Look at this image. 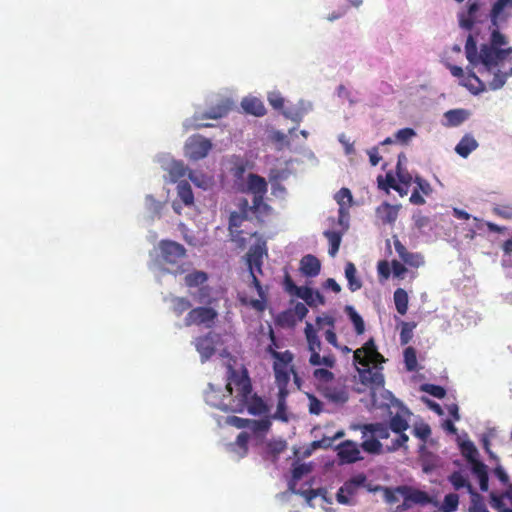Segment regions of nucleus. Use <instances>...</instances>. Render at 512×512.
Here are the masks:
<instances>
[{
    "instance_id": "f257e3e1",
    "label": "nucleus",
    "mask_w": 512,
    "mask_h": 512,
    "mask_svg": "<svg viewBox=\"0 0 512 512\" xmlns=\"http://www.w3.org/2000/svg\"><path fill=\"white\" fill-rule=\"evenodd\" d=\"M507 44L506 36L497 29H492L489 43L482 44L479 52L472 35L466 40V58L474 67L482 66L478 70L482 76H492L487 81L491 90L502 88L512 76V47L504 48Z\"/></svg>"
},
{
    "instance_id": "f03ea898",
    "label": "nucleus",
    "mask_w": 512,
    "mask_h": 512,
    "mask_svg": "<svg viewBox=\"0 0 512 512\" xmlns=\"http://www.w3.org/2000/svg\"><path fill=\"white\" fill-rule=\"evenodd\" d=\"M402 413L393 415L388 423L375 422L363 424L360 429L363 438H366L362 443V449L374 455H379L383 452V445L380 440H386L390 437V431L396 436L391 440L390 444L386 445L387 452H395L399 449L407 450V442L409 436L405 433L409 428L408 420L405 416H409L408 409L402 407Z\"/></svg>"
},
{
    "instance_id": "7ed1b4c3",
    "label": "nucleus",
    "mask_w": 512,
    "mask_h": 512,
    "mask_svg": "<svg viewBox=\"0 0 512 512\" xmlns=\"http://www.w3.org/2000/svg\"><path fill=\"white\" fill-rule=\"evenodd\" d=\"M227 395L219 396L213 385L205 392L206 402L222 411L243 412L247 395L251 392V381L246 370L239 373L231 365L227 368Z\"/></svg>"
},
{
    "instance_id": "20e7f679",
    "label": "nucleus",
    "mask_w": 512,
    "mask_h": 512,
    "mask_svg": "<svg viewBox=\"0 0 512 512\" xmlns=\"http://www.w3.org/2000/svg\"><path fill=\"white\" fill-rule=\"evenodd\" d=\"M353 358L355 363L364 367V369L358 370L362 384L372 388L384 386L385 381L382 372L369 367L371 363L377 365L385 361L383 355L377 351L373 339H369L361 348L356 349Z\"/></svg>"
},
{
    "instance_id": "39448f33",
    "label": "nucleus",
    "mask_w": 512,
    "mask_h": 512,
    "mask_svg": "<svg viewBox=\"0 0 512 512\" xmlns=\"http://www.w3.org/2000/svg\"><path fill=\"white\" fill-rule=\"evenodd\" d=\"M304 333L308 345V350L311 353L309 363L312 366L324 365L327 368H333L335 366L336 359L331 354L320 356L319 352L321 350L322 345L321 340L317 335V330L311 323H306Z\"/></svg>"
},
{
    "instance_id": "423d86ee",
    "label": "nucleus",
    "mask_w": 512,
    "mask_h": 512,
    "mask_svg": "<svg viewBox=\"0 0 512 512\" xmlns=\"http://www.w3.org/2000/svg\"><path fill=\"white\" fill-rule=\"evenodd\" d=\"M269 355L274 359L273 372L276 381H290L291 373H294L295 367L292 362L294 360V354L286 350L284 352H278L272 347L269 349Z\"/></svg>"
},
{
    "instance_id": "0eeeda50",
    "label": "nucleus",
    "mask_w": 512,
    "mask_h": 512,
    "mask_svg": "<svg viewBox=\"0 0 512 512\" xmlns=\"http://www.w3.org/2000/svg\"><path fill=\"white\" fill-rule=\"evenodd\" d=\"M159 249L163 261L166 264L176 266L172 271L173 273L182 274L185 271V269L179 265V262L186 256V249L182 244L172 240H162L159 243Z\"/></svg>"
},
{
    "instance_id": "6e6552de",
    "label": "nucleus",
    "mask_w": 512,
    "mask_h": 512,
    "mask_svg": "<svg viewBox=\"0 0 512 512\" xmlns=\"http://www.w3.org/2000/svg\"><path fill=\"white\" fill-rule=\"evenodd\" d=\"M218 317L217 311L212 307L200 306L190 309L184 319V324L187 327L192 325L205 326L206 328H212L215 324V320Z\"/></svg>"
},
{
    "instance_id": "1a4fd4ad",
    "label": "nucleus",
    "mask_w": 512,
    "mask_h": 512,
    "mask_svg": "<svg viewBox=\"0 0 512 512\" xmlns=\"http://www.w3.org/2000/svg\"><path fill=\"white\" fill-rule=\"evenodd\" d=\"M366 481L367 477L364 473H359L347 480L337 491V502L343 505H354L353 497L361 487L365 486Z\"/></svg>"
},
{
    "instance_id": "9d476101",
    "label": "nucleus",
    "mask_w": 512,
    "mask_h": 512,
    "mask_svg": "<svg viewBox=\"0 0 512 512\" xmlns=\"http://www.w3.org/2000/svg\"><path fill=\"white\" fill-rule=\"evenodd\" d=\"M319 393L334 404H344L349 399L347 386L340 380L332 381L320 388Z\"/></svg>"
},
{
    "instance_id": "9b49d317",
    "label": "nucleus",
    "mask_w": 512,
    "mask_h": 512,
    "mask_svg": "<svg viewBox=\"0 0 512 512\" xmlns=\"http://www.w3.org/2000/svg\"><path fill=\"white\" fill-rule=\"evenodd\" d=\"M212 148V143L200 135L191 136L185 145V153L192 160L206 157Z\"/></svg>"
},
{
    "instance_id": "f8f14e48",
    "label": "nucleus",
    "mask_w": 512,
    "mask_h": 512,
    "mask_svg": "<svg viewBox=\"0 0 512 512\" xmlns=\"http://www.w3.org/2000/svg\"><path fill=\"white\" fill-rule=\"evenodd\" d=\"M265 255H267V247L264 240H259L252 245L246 254L248 271L262 274L263 257Z\"/></svg>"
},
{
    "instance_id": "ddd939ff",
    "label": "nucleus",
    "mask_w": 512,
    "mask_h": 512,
    "mask_svg": "<svg viewBox=\"0 0 512 512\" xmlns=\"http://www.w3.org/2000/svg\"><path fill=\"white\" fill-rule=\"evenodd\" d=\"M257 272H249L251 277V284L256 289L259 299H247V298H240V301L244 305L251 306L253 309H255L258 312H263L266 309V303H267V292L261 285L260 280L258 279Z\"/></svg>"
},
{
    "instance_id": "4468645a",
    "label": "nucleus",
    "mask_w": 512,
    "mask_h": 512,
    "mask_svg": "<svg viewBox=\"0 0 512 512\" xmlns=\"http://www.w3.org/2000/svg\"><path fill=\"white\" fill-rule=\"evenodd\" d=\"M512 9V0H496L491 8L489 17L493 29L499 30V25L506 22L509 18V13L506 10Z\"/></svg>"
},
{
    "instance_id": "2eb2a0df",
    "label": "nucleus",
    "mask_w": 512,
    "mask_h": 512,
    "mask_svg": "<svg viewBox=\"0 0 512 512\" xmlns=\"http://www.w3.org/2000/svg\"><path fill=\"white\" fill-rule=\"evenodd\" d=\"M480 4L477 1L469 0L467 10L458 14V21L461 28L472 30L474 24L479 21L478 12Z\"/></svg>"
},
{
    "instance_id": "dca6fc26",
    "label": "nucleus",
    "mask_w": 512,
    "mask_h": 512,
    "mask_svg": "<svg viewBox=\"0 0 512 512\" xmlns=\"http://www.w3.org/2000/svg\"><path fill=\"white\" fill-rule=\"evenodd\" d=\"M337 455L342 463H355L362 459L358 445L350 440L337 446Z\"/></svg>"
},
{
    "instance_id": "f3484780",
    "label": "nucleus",
    "mask_w": 512,
    "mask_h": 512,
    "mask_svg": "<svg viewBox=\"0 0 512 512\" xmlns=\"http://www.w3.org/2000/svg\"><path fill=\"white\" fill-rule=\"evenodd\" d=\"M311 471L310 467L306 464H299L295 466L292 470V480L289 483V489L293 493H298L304 496L306 499L311 500L317 496V493L313 489H309L306 491H296L295 490V482L300 480L304 475L308 474Z\"/></svg>"
},
{
    "instance_id": "a211bd4d",
    "label": "nucleus",
    "mask_w": 512,
    "mask_h": 512,
    "mask_svg": "<svg viewBox=\"0 0 512 512\" xmlns=\"http://www.w3.org/2000/svg\"><path fill=\"white\" fill-rule=\"evenodd\" d=\"M247 190L253 194V199L257 198V201H260L267 193V182L263 177L251 173L248 176Z\"/></svg>"
},
{
    "instance_id": "6ab92c4d",
    "label": "nucleus",
    "mask_w": 512,
    "mask_h": 512,
    "mask_svg": "<svg viewBox=\"0 0 512 512\" xmlns=\"http://www.w3.org/2000/svg\"><path fill=\"white\" fill-rule=\"evenodd\" d=\"M396 491L401 494L411 505L414 504H427L430 502L428 494L418 489H412L408 486H398Z\"/></svg>"
},
{
    "instance_id": "aec40b11",
    "label": "nucleus",
    "mask_w": 512,
    "mask_h": 512,
    "mask_svg": "<svg viewBox=\"0 0 512 512\" xmlns=\"http://www.w3.org/2000/svg\"><path fill=\"white\" fill-rule=\"evenodd\" d=\"M297 297L303 299L305 303L310 307H316L318 305L325 304V298L319 291H314L312 288L307 286H300Z\"/></svg>"
},
{
    "instance_id": "412c9836",
    "label": "nucleus",
    "mask_w": 512,
    "mask_h": 512,
    "mask_svg": "<svg viewBox=\"0 0 512 512\" xmlns=\"http://www.w3.org/2000/svg\"><path fill=\"white\" fill-rule=\"evenodd\" d=\"M321 263L315 256L305 255L300 261V271L306 277H315L320 273Z\"/></svg>"
},
{
    "instance_id": "4be33fe9",
    "label": "nucleus",
    "mask_w": 512,
    "mask_h": 512,
    "mask_svg": "<svg viewBox=\"0 0 512 512\" xmlns=\"http://www.w3.org/2000/svg\"><path fill=\"white\" fill-rule=\"evenodd\" d=\"M252 391L247 395L245 401V408L251 415H262L269 411L267 404L264 400L256 394L251 395Z\"/></svg>"
},
{
    "instance_id": "5701e85b",
    "label": "nucleus",
    "mask_w": 512,
    "mask_h": 512,
    "mask_svg": "<svg viewBox=\"0 0 512 512\" xmlns=\"http://www.w3.org/2000/svg\"><path fill=\"white\" fill-rule=\"evenodd\" d=\"M335 199L339 205L340 220L348 216V209L352 206L353 196L348 188H341L335 195Z\"/></svg>"
},
{
    "instance_id": "b1692460",
    "label": "nucleus",
    "mask_w": 512,
    "mask_h": 512,
    "mask_svg": "<svg viewBox=\"0 0 512 512\" xmlns=\"http://www.w3.org/2000/svg\"><path fill=\"white\" fill-rule=\"evenodd\" d=\"M376 215L383 224H393L398 217V207L384 202L377 207Z\"/></svg>"
},
{
    "instance_id": "393cba45",
    "label": "nucleus",
    "mask_w": 512,
    "mask_h": 512,
    "mask_svg": "<svg viewBox=\"0 0 512 512\" xmlns=\"http://www.w3.org/2000/svg\"><path fill=\"white\" fill-rule=\"evenodd\" d=\"M195 345L203 360L209 359L215 353L214 342L210 333L197 338Z\"/></svg>"
},
{
    "instance_id": "a878e982",
    "label": "nucleus",
    "mask_w": 512,
    "mask_h": 512,
    "mask_svg": "<svg viewBox=\"0 0 512 512\" xmlns=\"http://www.w3.org/2000/svg\"><path fill=\"white\" fill-rule=\"evenodd\" d=\"M242 108L246 113L254 116H263L266 113V109L261 100L258 98H244L241 103Z\"/></svg>"
},
{
    "instance_id": "bb28decb",
    "label": "nucleus",
    "mask_w": 512,
    "mask_h": 512,
    "mask_svg": "<svg viewBox=\"0 0 512 512\" xmlns=\"http://www.w3.org/2000/svg\"><path fill=\"white\" fill-rule=\"evenodd\" d=\"M472 94L478 95L486 90V84L475 73H469L462 83Z\"/></svg>"
},
{
    "instance_id": "cd10ccee",
    "label": "nucleus",
    "mask_w": 512,
    "mask_h": 512,
    "mask_svg": "<svg viewBox=\"0 0 512 512\" xmlns=\"http://www.w3.org/2000/svg\"><path fill=\"white\" fill-rule=\"evenodd\" d=\"M478 147L477 141L471 135H465L455 147V151L461 157L466 158Z\"/></svg>"
},
{
    "instance_id": "c85d7f7f",
    "label": "nucleus",
    "mask_w": 512,
    "mask_h": 512,
    "mask_svg": "<svg viewBox=\"0 0 512 512\" xmlns=\"http://www.w3.org/2000/svg\"><path fill=\"white\" fill-rule=\"evenodd\" d=\"M230 103L222 101L221 103L211 107L208 111L202 114V119H219L226 116L230 110Z\"/></svg>"
},
{
    "instance_id": "c756f323",
    "label": "nucleus",
    "mask_w": 512,
    "mask_h": 512,
    "mask_svg": "<svg viewBox=\"0 0 512 512\" xmlns=\"http://www.w3.org/2000/svg\"><path fill=\"white\" fill-rule=\"evenodd\" d=\"M177 195L185 206H191L194 203V194L191 185L187 181H180L177 185Z\"/></svg>"
},
{
    "instance_id": "7c9ffc66",
    "label": "nucleus",
    "mask_w": 512,
    "mask_h": 512,
    "mask_svg": "<svg viewBox=\"0 0 512 512\" xmlns=\"http://www.w3.org/2000/svg\"><path fill=\"white\" fill-rule=\"evenodd\" d=\"M357 269L352 262L345 265V277L348 281V288L350 291L355 292L362 287V282L356 277Z\"/></svg>"
},
{
    "instance_id": "2f4dec72",
    "label": "nucleus",
    "mask_w": 512,
    "mask_h": 512,
    "mask_svg": "<svg viewBox=\"0 0 512 512\" xmlns=\"http://www.w3.org/2000/svg\"><path fill=\"white\" fill-rule=\"evenodd\" d=\"M448 479L455 490H460L462 488H466L467 492L469 494H471L473 491H475L473 486L470 484V482L467 480V478L460 471H454L449 476Z\"/></svg>"
},
{
    "instance_id": "473e14b6",
    "label": "nucleus",
    "mask_w": 512,
    "mask_h": 512,
    "mask_svg": "<svg viewBox=\"0 0 512 512\" xmlns=\"http://www.w3.org/2000/svg\"><path fill=\"white\" fill-rule=\"evenodd\" d=\"M393 297L397 312L400 315H405L407 313L409 303L407 292L403 288H397Z\"/></svg>"
},
{
    "instance_id": "72a5a7b5",
    "label": "nucleus",
    "mask_w": 512,
    "mask_h": 512,
    "mask_svg": "<svg viewBox=\"0 0 512 512\" xmlns=\"http://www.w3.org/2000/svg\"><path fill=\"white\" fill-rule=\"evenodd\" d=\"M345 312L348 315V317L350 318V320L354 326L356 334L357 335L363 334L365 331V323H364L363 318L358 314V312L354 309V307H352L350 305H347L345 307Z\"/></svg>"
},
{
    "instance_id": "f704fd0d",
    "label": "nucleus",
    "mask_w": 512,
    "mask_h": 512,
    "mask_svg": "<svg viewBox=\"0 0 512 512\" xmlns=\"http://www.w3.org/2000/svg\"><path fill=\"white\" fill-rule=\"evenodd\" d=\"M208 280V275L203 271H193L184 278L185 285L189 288L201 287Z\"/></svg>"
},
{
    "instance_id": "c9c22d12",
    "label": "nucleus",
    "mask_w": 512,
    "mask_h": 512,
    "mask_svg": "<svg viewBox=\"0 0 512 512\" xmlns=\"http://www.w3.org/2000/svg\"><path fill=\"white\" fill-rule=\"evenodd\" d=\"M192 307L191 302L186 297H172L171 309L176 316H181L185 311H190Z\"/></svg>"
},
{
    "instance_id": "e433bc0d",
    "label": "nucleus",
    "mask_w": 512,
    "mask_h": 512,
    "mask_svg": "<svg viewBox=\"0 0 512 512\" xmlns=\"http://www.w3.org/2000/svg\"><path fill=\"white\" fill-rule=\"evenodd\" d=\"M313 378L317 382V390L319 391L323 385H327L334 380V374L325 368H317L313 371Z\"/></svg>"
},
{
    "instance_id": "4c0bfd02",
    "label": "nucleus",
    "mask_w": 512,
    "mask_h": 512,
    "mask_svg": "<svg viewBox=\"0 0 512 512\" xmlns=\"http://www.w3.org/2000/svg\"><path fill=\"white\" fill-rule=\"evenodd\" d=\"M468 117V112L464 109L449 110L445 113V118L450 126H458Z\"/></svg>"
},
{
    "instance_id": "58836bf2",
    "label": "nucleus",
    "mask_w": 512,
    "mask_h": 512,
    "mask_svg": "<svg viewBox=\"0 0 512 512\" xmlns=\"http://www.w3.org/2000/svg\"><path fill=\"white\" fill-rule=\"evenodd\" d=\"M325 237L328 239L330 247H329V255L334 257L338 251L341 244V234L335 231H325Z\"/></svg>"
},
{
    "instance_id": "ea45409f",
    "label": "nucleus",
    "mask_w": 512,
    "mask_h": 512,
    "mask_svg": "<svg viewBox=\"0 0 512 512\" xmlns=\"http://www.w3.org/2000/svg\"><path fill=\"white\" fill-rule=\"evenodd\" d=\"M470 496L471 504L469 512H489L486 508L483 497L478 492L473 491Z\"/></svg>"
},
{
    "instance_id": "a19ab883",
    "label": "nucleus",
    "mask_w": 512,
    "mask_h": 512,
    "mask_svg": "<svg viewBox=\"0 0 512 512\" xmlns=\"http://www.w3.org/2000/svg\"><path fill=\"white\" fill-rule=\"evenodd\" d=\"M250 209L257 217L267 216L271 212V207L264 202V197H261L260 201H257V198L253 199Z\"/></svg>"
},
{
    "instance_id": "79ce46f5",
    "label": "nucleus",
    "mask_w": 512,
    "mask_h": 512,
    "mask_svg": "<svg viewBox=\"0 0 512 512\" xmlns=\"http://www.w3.org/2000/svg\"><path fill=\"white\" fill-rule=\"evenodd\" d=\"M404 362L407 371L412 372L417 368L416 350L413 347H407L404 350Z\"/></svg>"
},
{
    "instance_id": "37998d69",
    "label": "nucleus",
    "mask_w": 512,
    "mask_h": 512,
    "mask_svg": "<svg viewBox=\"0 0 512 512\" xmlns=\"http://www.w3.org/2000/svg\"><path fill=\"white\" fill-rule=\"evenodd\" d=\"M459 504V496L455 493L445 495L441 510L443 512H453L457 509Z\"/></svg>"
},
{
    "instance_id": "c03bdc74",
    "label": "nucleus",
    "mask_w": 512,
    "mask_h": 512,
    "mask_svg": "<svg viewBox=\"0 0 512 512\" xmlns=\"http://www.w3.org/2000/svg\"><path fill=\"white\" fill-rule=\"evenodd\" d=\"M416 327V323L403 322L402 329L400 332V343L406 345L410 342L413 337V329Z\"/></svg>"
},
{
    "instance_id": "a18cd8bd",
    "label": "nucleus",
    "mask_w": 512,
    "mask_h": 512,
    "mask_svg": "<svg viewBox=\"0 0 512 512\" xmlns=\"http://www.w3.org/2000/svg\"><path fill=\"white\" fill-rule=\"evenodd\" d=\"M461 448H462V454L463 456L467 459V461L471 464L475 461H478L477 460V454H478V451L475 447V445L470 442V441H467V442H464L462 445H461Z\"/></svg>"
},
{
    "instance_id": "49530a36",
    "label": "nucleus",
    "mask_w": 512,
    "mask_h": 512,
    "mask_svg": "<svg viewBox=\"0 0 512 512\" xmlns=\"http://www.w3.org/2000/svg\"><path fill=\"white\" fill-rule=\"evenodd\" d=\"M402 261L411 266V267H414V268H419L421 267L422 265H424L425 261H424V257L421 253H413V252H409L403 259Z\"/></svg>"
},
{
    "instance_id": "de8ad7c7",
    "label": "nucleus",
    "mask_w": 512,
    "mask_h": 512,
    "mask_svg": "<svg viewBox=\"0 0 512 512\" xmlns=\"http://www.w3.org/2000/svg\"><path fill=\"white\" fill-rule=\"evenodd\" d=\"M421 390L439 399L444 398L446 395V390L440 385L423 384Z\"/></svg>"
},
{
    "instance_id": "09e8293b",
    "label": "nucleus",
    "mask_w": 512,
    "mask_h": 512,
    "mask_svg": "<svg viewBox=\"0 0 512 512\" xmlns=\"http://www.w3.org/2000/svg\"><path fill=\"white\" fill-rule=\"evenodd\" d=\"M377 180L380 189L388 190L389 188H392L394 190H398V183L391 173L386 174L385 180H383L382 176H379Z\"/></svg>"
},
{
    "instance_id": "8fccbe9b",
    "label": "nucleus",
    "mask_w": 512,
    "mask_h": 512,
    "mask_svg": "<svg viewBox=\"0 0 512 512\" xmlns=\"http://www.w3.org/2000/svg\"><path fill=\"white\" fill-rule=\"evenodd\" d=\"M416 132L412 128H403L396 132L395 140L401 144H407L414 136Z\"/></svg>"
},
{
    "instance_id": "3c124183",
    "label": "nucleus",
    "mask_w": 512,
    "mask_h": 512,
    "mask_svg": "<svg viewBox=\"0 0 512 512\" xmlns=\"http://www.w3.org/2000/svg\"><path fill=\"white\" fill-rule=\"evenodd\" d=\"M245 220H247L246 211H244L243 213L232 212L229 217L230 231L233 232V228L240 227Z\"/></svg>"
},
{
    "instance_id": "603ef678",
    "label": "nucleus",
    "mask_w": 512,
    "mask_h": 512,
    "mask_svg": "<svg viewBox=\"0 0 512 512\" xmlns=\"http://www.w3.org/2000/svg\"><path fill=\"white\" fill-rule=\"evenodd\" d=\"M195 298L198 303L210 305L212 303L210 288L208 286L199 287Z\"/></svg>"
},
{
    "instance_id": "864d4df0",
    "label": "nucleus",
    "mask_w": 512,
    "mask_h": 512,
    "mask_svg": "<svg viewBox=\"0 0 512 512\" xmlns=\"http://www.w3.org/2000/svg\"><path fill=\"white\" fill-rule=\"evenodd\" d=\"M413 432L416 437L425 442L431 435V428L428 424L422 423L415 426Z\"/></svg>"
},
{
    "instance_id": "5fc2aeb1",
    "label": "nucleus",
    "mask_w": 512,
    "mask_h": 512,
    "mask_svg": "<svg viewBox=\"0 0 512 512\" xmlns=\"http://www.w3.org/2000/svg\"><path fill=\"white\" fill-rule=\"evenodd\" d=\"M267 447H268L269 452L276 456L286 450L287 444L284 440H275V441L269 442Z\"/></svg>"
},
{
    "instance_id": "6e6d98bb",
    "label": "nucleus",
    "mask_w": 512,
    "mask_h": 512,
    "mask_svg": "<svg viewBox=\"0 0 512 512\" xmlns=\"http://www.w3.org/2000/svg\"><path fill=\"white\" fill-rule=\"evenodd\" d=\"M414 182L417 185L415 189H419V192H421L422 194L429 196L432 193L433 189L427 180L423 179L420 176H416L414 178Z\"/></svg>"
},
{
    "instance_id": "4d7b16f0",
    "label": "nucleus",
    "mask_w": 512,
    "mask_h": 512,
    "mask_svg": "<svg viewBox=\"0 0 512 512\" xmlns=\"http://www.w3.org/2000/svg\"><path fill=\"white\" fill-rule=\"evenodd\" d=\"M251 424L254 432H267L271 427V421L268 418L251 420Z\"/></svg>"
},
{
    "instance_id": "13d9d810",
    "label": "nucleus",
    "mask_w": 512,
    "mask_h": 512,
    "mask_svg": "<svg viewBox=\"0 0 512 512\" xmlns=\"http://www.w3.org/2000/svg\"><path fill=\"white\" fill-rule=\"evenodd\" d=\"M309 412L319 415L323 411V403L314 395H309Z\"/></svg>"
},
{
    "instance_id": "bf43d9fd",
    "label": "nucleus",
    "mask_w": 512,
    "mask_h": 512,
    "mask_svg": "<svg viewBox=\"0 0 512 512\" xmlns=\"http://www.w3.org/2000/svg\"><path fill=\"white\" fill-rule=\"evenodd\" d=\"M283 284H284V289L286 292H288L291 295L296 296L300 287L294 283V281L292 280L291 276L289 275V273L287 271L285 272V275H284Z\"/></svg>"
},
{
    "instance_id": "052dcab7",
    "label": "nucleus",
    "mask_w": 512,
    "mask_h": 512,
    "mask_svg": "<svg viewBox=\"0 0 512 512\" xmlns=\"http://www.w3.org/2000/svg\"><path fill=\"white\" fill-rule=\"evenodd\" d=\"M268 101H269V104L274 108V109H282L283 106H284V98L281 96V94L279 92H271L269 93L268 95Z\"/></svg>"
},
{
    "instance_id": "680f3d73",
    "label": "nucleus",
    "mask_w": 512,
    "mask_h": 512,
    "mask_svg": "<svg viewBox=\"0 0 512 512\" xmlns=\"http://www.w3.org/2000/svg\"><path fill=\"white\" fill-rule=\"evenodd\" d=\"M491 506L499 512H512V509L505 507L502 496L491 494Z\"/></svg>"
},
{
    "instance_id": "e2e57ef3",
    "label": "nucleus",
    "mask_w": 512,
    "mask_h": 512,
    "mask_svg": "<svg viewBox=\"0 0 512 512\" xmlns=\"http://www.w3.org/2000/svg\"><path fill=\"white\" fill-rule=\"evenodd\" d=\"M227 422L238 429L246 428L251 424L250 419L240 418L237 416L228 417Z\"/></svg>"
},
{
    "instance_id": "0e129e2a",
    "label": "nucleus",
    "mask_w": 512,
    "mask_h": 512,
    "mask_svg": "<svg viewBox=\"0 0 512 512\" xmlns=\"http://www.w3.org/2000/svg\"><path fill=\"white\" fill-rule=\"evenodd\" d=\"M377 271L379 277L382 279H388L391 274V267L386 260L379 261L377 264Z\"/></svg>"
},
{
    "instance_id": "69168bd1",
    "label": "nucleus",
    "mask_w": 512,
    "mask_h": 512,
    "mask_svg": "<svg viewBox=\"0 0 512 512\" xmlns=\"http://www.w3.org/2000/svg\"><path fill=\"white\" fill-rule=\"evenodd\" d=\"M316 325L318 329H322L324 326H327L328 328H335V319L329 315L318 316L316 318Z\"/></svg>"
},
{
    "instance_id": "338daca9",
    "label": "nucleus",
    "mask_w": 512,
    "mask_h": 512,
    "mask_svg": "<svg viewBox=\"0 0 512 512\" xmlns=\"http://www.w3.org/2000/svg\"><path fill=\"white\" fill-rule=\"evenodd\" d=\"M290 381H276V385L278 387V401L286 402V398L288 396V384Z\"/></svg>"
},
{
    "instance_id": "774afa93",
    "label": "nucleus",
    "mask_w": 512,
    "mask_h": 512,
    "mask_svg": "<svg viewBox=\"0 0 512 512\" xmlns=\"http://www.w3.org/2000/svg\"><path fill=\"white\" fill-rule=\"evenodd\" d=\"M494 214L504 219H512V207L496 206L493 208Z\"/></svg>"
}]
</instances>
